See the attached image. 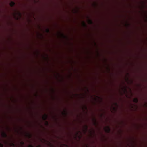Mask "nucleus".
<instances>
[{"label":"nucleus","mask_w":147,"mask_h":147,"mask_svg":"<svg viewBox=\"0 0 147 147\" xmlns=\"http://www.w3.org/2000/svg\"><path fill=\"white\" fill-rule=\"evenodd\" d=\"M46 31L47 33H49L50 31L49 29L48 28H47L46 30Z\"/></svg>","instance_id":"6e6552de"},{"label":"nucleus","mask_w":147,"mask_h":147,"mask_svg":"<svg viewBox=\"0 0 147 147\" xmlns=\"http://www.w3.org/2000/svg\"><path fill=\"white\" fill-rule=\"evenodd\" d=\"M2 137L4 138H6L7 136V134L4 132L2 133Z\"/></svg>","instance_id":"7ed1b4c3"},{"label":"nucleus","mask_w":147,"mask_h":147,"mask_svg":"<svg viewBox=\"0 0 147 147\" xmlns=\"http://www.w3.org/2000/svg\"><path fill=\"white\" fill-rule=\"evenodd\" d=\"M15 5V3L13 1H11L10 3V5L11 7H13Z\"/></svg>","instance_id":"20e7f679"},{"label":"nucleus","mask_w":147,"mask_h":147,"mask_svg":"<svg viewBox=\"0 0 147 147\" xmlns=\"http://www.w3.org/2000/svg\"><path fill=\"white\" fill-rule=\"evenodd\" d=\"M47 118L48 115L45 114H44L42 117V119L45 121L47 119Z\"/></svg>","instance_id":"f03ea898"},{"label":"nucleus","mask_w":147,"mask_h":147,"mask_svg":"<svg viewBox=\"0 0 147 147\" xmlns=\"http://www.w3.org/2000/svg\"><path fill=\"white\" fill-rule=\"evenodd\" d=\"M39 147H40V146H39Z\"/></svg>","instance_id":"dca6fc26"},{"label":"nucleus","mask_w":147,"mask_h":147,"mask_svg":"<svg viewBox=\"0 0 147 147\" xmlns=\"http://www.w3.org/2000/svg\"><path fill=\"white\" fill-rule=\"evenodd\" d=\"M62 35L64 37H65V36L63 34H62Z\"/></svg>","instance_id":"2eb2a0df"},{"label":"nucleus","mask_w":147,"mask_h":147,"mask_svg":"<svg viewBox=\"0 0 147 147\" xmlns=\"http://www.w3.org/2000/svg\"><path fill=\"white\" fill-rule=\"evenodd\" d=\"M21 144H24V142H21Z\"/></svg>","instance_id":"ddd939ff"},{"label":"nucleus","mask_w":147,"mask_h":147,"mask_svg":"<svg viewBox=\"0 0 147 147\" xmlns=\"http://www.w3.org/2000/svg\"><path fill=\"white\" fill-rule=\"evenodd\" d=\"M88 22H89V24H92L93 23V22H92V21L91 20H89Z\"/></svg>","instance_id":"0eeeda50"},{"label":"nucleus","mask_w":147,"mask_h":147,"mask_svg":"<svg viewBox=\"0 0 147 147\" xmlns=\"http://www.w3.org/2000/svg\"><path fill=\"white\" fill-rule=\"evenodd\" d=\"M133 101L135 103H137L138 102V99L136 98H135L133 100Z\"/></svg>","instance_id":"39448f33"},{"label":"nucleus","mask_w":147,"mask_h":147,"mask_svg":"<svg viewBox=\"0 0 147 147\" xmlns=\"http://www.w3.org/2000/svg\"><path fill=\"white\" fill-rule=\"evenodd\" d=\"M28 147H34L32 145H29L28 146Z\"/></svg>","instance_id":"9b49d317"},{"label":"nucleus","mask_w":147,"mask_h":147,"mask_svg":"<svg viewBox=\"0 0 147 147\" xmlns=\"http://www.w3.org/2000/svg\"><path fill=\"white\" fill-rule=\"evenodd\" d=\"M26 136L29 138H30L31 137V135L29 133H26Z\"/></svg>","instance_id":"423d86ee"},{"label":"nucleus","mask_w":147,"mask_h":147,"mask_svg":"<svg viewBox=\"0 0 147 147\" xmlns=\"http://www.w3.org/2000/svg\"><path fill=\"white\" fill-rule=\"evenodd\" d=\"M11 146L13 147H15V145L14 143H11Z\"/></svg>","instance_id":"1a4fd4ad"},{"label":"nucleus","mask_w":147,"mask_h":147,"mask_svg":"<svg viewBox=\"0 0 147 147\" xmlns=\"http://www.w3.org/2000/svg\"><path fill=\"white\" fill-rule=\"evenodd\" d=\"M105 131L107 133H109L110 131V127L109 126H107L105 127Z\"/></svg>","instance_id":"f257e3e1"},{"label":"nucleus","mask_w":147,"mask_h":147,"mask_svg":"<svg viewBox=\"0 0 147 147\" xmlns=\"http://www.w3.org/2000/svg\"><path fill=\"white\" fill-rule=\"evenodd\" d=\"M85 127H86V129H87L88 128L87 126H86Z\"/></svg>","instance_id":"4468645a"},{"label":"nucleus","mask_w":147,"mask_h":147,"mask_svg":"<svg viewBox=\"0 0 147 147\" xmlns=\"http://www.w3.org/2000/svg\"><path fill=\"white\" fill-rule=\"evenodd\" d=\"M83 25L84 26H86V24H85V23L84 22H83Z\"/></svg>","instance_id":"f8f14e48"},{"label":"nucleus","mask_w":147,"mask_h":147,"mask_svg":"<svg viewBox=\"0 0 147 147\" xmlns=\"http://www.w3.org/2000/svg\"><path fill=\"white\" fill-rule=\"evenodd\" d=\"M3 145L2 143H0V147H3Z\"/></svg>","instance_id":"9d476101"}]
</instances>
